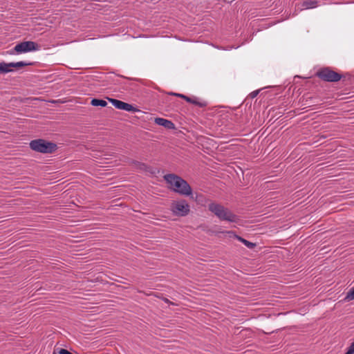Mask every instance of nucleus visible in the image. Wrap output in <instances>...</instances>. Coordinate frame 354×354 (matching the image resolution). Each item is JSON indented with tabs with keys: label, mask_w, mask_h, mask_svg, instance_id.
I'll list each match as a JSON object with an SVG mask.
<instances>
[{
	"label": "nucleus",
	"mask_w": 354,
	"mask_h": 354,
	"mask_svg": "<svg viewBox=\"0 0 354 354\" xmlns=\"http://www.w3.org/2000/svg\"><path fill=\"white\" fill-rule=\"evenodd\" d=\"M317 76L326 82H337L341 79V75L328 68H323L317 72Z\"/></svg>",
	"instance_id": "39448f33"
},
{
	"label": "nucleus",
	"mask_w": 354,
	"mask_h": 354,
	"mask_svg": "<svg viewBox=\"0 0 354 354\" xmlns=\"http://www.w3.org/2000/svg\"><path fill=\"white\" fill-rule=\"evenodd\" d=\"M164 178L174 192L183 196H189L192 194V190L191 187L180 176L175 174H167Z\"/></svg>",
	"instance_id": "f257e3e1"
},
{
	"label": "nucleus",
	"mask_w": 354,
	"mask_h": 354,
	"mask_svg": "<svg viewBox=\"0 0 354 354\" xmlns=\"http://www.w3.org/2000/svg\"><path fill=\"white\" fill-rule=\"evenodd\" d=\"M209 210L214 213L220 220L226 221L231 223L236 222L238 217L233 214L229 209L224 206L212 203L208 206Z\"/></svg>",
	"instance_id": "f03ea898"
},
{
	"label": "nucleus",
	"mask_w": 354,
	"mask_h": 354,
	"mask_svg": "<svg viewBox=\"0 0 354 354\" xmlns=\"http://www.w3.org/2000/svg\"><path fill=\"white\" fill-rule=\"evenodd\" d=\"M345 354H354V342L351 343Z\"/></svg>",
	"instance_id": "4468645a"
},
{
	"label": "nucleus",
	"mask_w": 354,
	"mask_h": 354,
	"mask_svg": "<svg viewBox=\"0 0 354 354\" xmlns=\"http://www.w3.org/2000/svg\"><path fill=\"white\" fill-rule=\"evenodd\" d=\"M346 299L348 300H353L354 299V287L352 288L349 292L347 293Z\"/></svg>",
	"instance_id": "ddd939ff"
},
{
	"label": "nucleus",
	"mask_w": 354,
	"mask_h": 354,
	"mask_svg": "<svg viewBox=\"0 0 354 354\" xmlns=\"http://www.w3.org/2000/svg\"><path fill=\"white\" fill-rule=\"evenodd\" d=\"M259 91L258 90L254 91L250 94V95L252 98H254L259 94Z\"/></svg>",
	"instance_id": "dca6fc26"
},
{
	"label": "nucleus",
	"mask_w": 354,
	"mask_h": 354,
	"mask_svg": "<svg viewBox=\"0 0 354 354\" xmlns=\"http://www.w3.org/2000/svg\"><path fill=\"white\" fill-rule=\"evenodd\" d=\"M191 103L194 104H197V105H198L199 106H201V107L205 106L206 105L205 102H200L196 99H192Z\"/></svg>",
	"instance_id": "2eb2a0df"
},
{
	"label": "nucleus",
	"mask_w": 354,
	"mask_h": 354,
	"mask_svg": "<svg viewBox=\"0 0 354 354\" xmlns=\"http://www.w3.org/2000/svg\"><path fill=\"white\" fill-rule=\"evenodd\" d=\"M185 100H186L187 102H192V98H190V97H187V96H186V97H185Z\"/></svg>",
	"instance_id": "f3484780"
},
{
	"label": "nucleus",
	"mask_w": 354,
	"mask_h": 354,
	"mask_svg": "<svg viewBox=\"0 0 354 354\" xmlns=\"http://www.w3.org/2000/svg\"><path fill=\"white\" fill-rule=\"evenodd\" d=\"M111 104L118 109L124 110L129 112H136L138 111L133 105L120 101L116 99H109Z\"/></svg>",
	"instance_id": "6e6552de"
},
{
	"label": "nucleus",
	"mask_w": 354,
	"mask_h": 354,
	"mask_svg": "<svg viewBox=\"0 0 354 354\" xmlns=\"http://www.w3.org/2000/svg\"><path fill=\"white\" fill-rule=\"evenodd\" d=\"M91 104L92 106H102V107H104L107 105V102L106 101L104 100H101V99H93L91 102Z\"/></svg>",
	"instance_id": "f8f14e48"
},
{
	"label": "nucleus",
	"mask_w": 354,
	"mask_h": 354,
	"mask_svg": "<svg viewBox=\"0 0 354 354\" xmlns=\"http://www.w3.org/2000/svg\"><path fill=\"white\" fill-rule=\"evenodd\" d=\"M37 50H39L38 44L31 41L21 42L15 46V50L18 54Z\"/></svg>",
	"instance_id": "423d86ee"
},
{
	"label": "nucleus",
	"mask_w": 354,
	"mask_h": 354,
	"mask_svg": "<svg viewBox=\"0 0 354 354\" xmlns=\"http://www.w3.org/2000/svg\"><path fill=\"white\" fill-rule=\"evenodd\" d=\"M175 95H177V96H179V97H180L182 98H184V99H185V97H186V96L183 95V94H175Z\"/></svg>",
	"instance_id": "a211bd4d"
},
{
	"label": "nucleus",
	"mask_w": 354,
	"mask_h": 354,
	"mask_svg": "<svg viewBox=\"0 0 354 354\" xmlns=\"http://www.w3.org/2000/svg\"><path fill=\"white\" fill-rule=\"evenodd\" d=\"M318 6V2L317 1L314 0H306L304 1L301 5V7L299 8L301 10H305V9H310L316 8Z\"/></svg>",
	"instance_id": "9d476101"
},
{
	"label": "nucleus",
	"mask_w": 354,
	"mask_h": 354,
	"mask_svg": "<svg viewBox=\"0 0 354 354\" xmlns=\"http://www.w3.org/2000/svg\"><path fill=\"white\" fill-rule=\"evenodd\" d=\"M144 167H145V165L144 164H141L140 165V168H144Z\"/></svg>",
	"instance_id": "6ab92c4d"
},
{
	"label": "nucleus",
	"mask_w": 354,
	"mask_h": 354,
	"mask_svg": "<svg viewBox=\"0 0 354 354\" xmlns=\"http://www.w3.org/2000/svg\"><path fill=\"white\" fill-rule=\"evenodd\" d=\"M155 122L160 126H162L168 129H173L175 128L174 124L167 119L162 118H156L155 119Z\"/></svg>",
	"instance_id": "1a4fd4ad"
},
{
	"label": "nucleus",
	"mask_w": 354,
	"mask_h": 354,
	"mask_svg": "<svg viewBox=\"0 0 354 354\" xmlns=\"http://www.w3.org/2000/svg\"><path fill=\"white\" fill-rule=\"evenodd\" d=\"M30 63L26 62H10V63H5L1 62L0 63V72L1 73H7L9 72H11L12 68L16 67L19 68L25 66L30 65Z\"/></svg>",
	"instance_id": "0eeeda50"
},
{
	"label": "nucleus",
	"mask_w": 354,
	"mask_h": 354,
	"mask_svg": "<svg viewBox=\"0 0 354 354\" xmlns=\"http://www.w3.org/2000/svg\"><path fill=\"white\" fill-rule=\"evenodd\" d=\"M228 233L230 234H233L234 237H235L237 240H239V241L243 243L248 248L252 249L255 246V243L250 242V241H247L246 239H244L243 238L234 234L232 232H229Z\"/></svg>",
	"instance_id": "9b49d317"
},
{
	"label": "nucleus",
	"mask_w": 354,
	"mask_h": 354,
	"mask_svg": "<svg viewBox=\"0 0 354 354\" xmlns=\"http://www.w3.org/2000/svg\"><path fill=\"white\" fill-rule=\"evenodd\" d=\"M30 148L41 153H51L56 149V145L42 139L32 140L30 142Z\"/></svg>",
	"instance_id": "7ed1b4c3"
},
{
	"label": "nucleus",
	"mask_w": 354,
	"mask_h": 354,
	"mask_svg": "<svg viewBox=\"0 0 354 354\" xmlns=\"http://www.w3.org/2000/svg\"><path fill=\"white\" fill-rule=\"evenodd\" d=\"M170 209L178 216H185L189 212V205L185 200L175 201L171 204Z\"/></svg>",
	"instance_id": "20e7f679"
}]
</instances>
